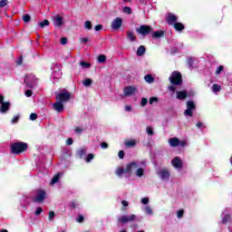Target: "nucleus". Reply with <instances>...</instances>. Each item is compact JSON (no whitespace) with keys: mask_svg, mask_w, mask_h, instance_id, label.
I'll return each mask as SVG.
<instances>
[{"mask_svg":"<svg viewBox=\"0 0 232 232\" xmlns=\"http://www.w3.org/2000/svg\"><path fill=\"white\" fill-rule=\"evenodd\" d=\"M127 37L128 39H130V41H131L133 43V41H136L137 37L135 36V34H133V32H129L127 34Z\"/></svg>","mask_w":232,"mask_h":232,"instance_id":"cd10ccee","label":"nucleus"},{"mask_svg":"<svg viewBox=\"0 0 232 232\" xmlns=\"http://www.w3.org/2000/svg\"><path fill=\"white\" fill-rule=\"evenodd\" d=\"M137 218V216L135 214H131L129 216H121L118 217V222L120 224H128V222H133V220H135Z\"/></svg>","mask_w":232,"mask_h":232,"instance_id":"0eeeda50","label":"nucleus"},{"mask_svg":"<svg viewBox=\"0 0 232 232\" xmlns=\"http://www.w3.org/2000/svg\"><path fill=\"white\" fill-rule=\"evenodd\" d=\"M10 110V102H5V96L0 94V113H7Z\"/></svg>","mask_w":232,"mask_h":232,"instance_id":"423d86ee","label":"nucleus"},{"mask_svg":"<svg viewBox=\"0 0 232 232\" xmlns=\"http://www.w3.org/2000/svg\"><path fill=\"white\" fill-rule=\"evenodd\" d=\"M8 5V0H1L0 1V8H5Z\"/></svg>","mask_w":232,"mask_h":232,"instance_id":"e433bc0d","label":"nucleus"},{"mask_svg":"<svg viewBox=\"0 0 232 232\" xmlns=\"http://www.w3.org/2000/svg\"><path fill=\"white\" fill-rule=\"evenodd\" d=\"M0 232H8L6 229L0 230Z\"/></svg>","mask_w":232,"mask_h":232,"instance_id":"338daca9","label":"nucleus"},{"mask_svg":"<svg viewBox=\"0 0 232 232\" xmlns=\"http://www.w3.org/2000/svg\"><path fill=\"white\" fill-rule=\"evenodd\" d=\"M77 222H80V223H82V222H84V217H82V216H78V218H77Z\"/></svg>","mask_w":232,"mask_h":232,"instance_id":"5fc2aeb1","label":"nucleus"},{"mask_svg":"<svg viewBox=\"0 0 232 232\" xmlns=\"http://www.w3.org/2000/svg\"><path fill=\"white\" fill-rule=\"evenodd\" d=\"M88 152V149L86 147H82L78 151H77V155L80 159H84V157L86 156V153Z\"/></svg>","mask_w":232,"mask_h":232,"instance_id":"6ab92c4d","label":"nucleus"},{"mask_svg":"<svg viewBox=\"0 0 232 232\" xmlns=\"http://www.w3.org/2000/svg\"><path fill=\"white\" fill-rule=\"evenodd\" d=\"M23 21H24V23H30V15L29 14H24L23 16Z\"/></svg>","mask_w":232,"mask_h":232,"instance_id":"4c0bfd02","label":"nucleus"},{"mask_svg":"<svg viewBox=\"0 0 232 232\" xmlns=\"http://www.w3.org/2000/svg\"><path fill=\"white\" fill-rule=\"evenodd\" d=\"M46 198V191L43 189L36 190L35 195L34 197V202L41 203Z\"/></svg>","mask_w":232,"mask_h":232,"instance_id":"1a4fd4ad","label":"nucleus"},{"mask_svg":"<svg viewBox=\"0 0 232 232\" xmlns=\"http://www.w3.org/2000/svg\"><path fill=\"white\" fill-rule=\"evenodd\" d=\"M176 95H177V99L179 101H184V99H186V97H188V92H186L185 91H178L176 92Z\"/></svg>","mask_w":232,"mask_h":232,"instance_id":"f3484780","label":"nucleus"},{"mask_svg":"<svg viewBox=\"0 0 232 232\" xmlns=\"http://www.w3.org/2000/svg\"><path fill=\"white\" fill-rule=\"evenodd\" d=\"M221 72H224V66L221 65L218 68V70L216 71V73L219 74Z\"/></svg>","mask_w":232,"mask_h":232,"instance_id":"3c124183","label":"nucleus"},{"mask_svg":"<svg viewBox=\"0 0 232 232\" xmlns=\"http://www.w3.org/2000/svg\"><path fill=\"white\" fill-rule=\"evenodd\" d=\"M61 180V173H58L54 175L50 182V186H53L54 184H57Z\"/></svg>","mask_w":232,"mask_h":232,"instance_id":"412c9836","label":"nucleus"},{"mask_svg":"<svg viewBox=\"0 0 232 232\" xmlns=\"http://www.w3.org/2000/svg\"><path fill=\"white\" fill-rule=\"evenodd\" d=\"M72 144H73V140H72V138L67 139L66 145L67 146H72Z\"/></svg>","mask_w":232,"mask_h":232,"instance_id":"09e8293b","label":"nucleus"},{"mask_svg":"<svg viewBox=\"0 0 232 232\" xmlns=\"http://www.w3.org/2000/svg\"><path fill=\"white\" fill-rule=\"evenodd\" d=\"M188 64L191 66V59L188 60Z\"/></svg>","mask_w":232,"mask_h":232,"instance_id":"774afa93","label":"nucleus"},{"mask_svg":"<svg viewBox=\"0 0 232 232\" xmlns=\"http://www.w3.org/2000/svg\"><path fill=\"white\" fill-rule=\"evenodd\" d=\"M19 121V117L16 115V116H14L11 122L12 124H15V122H17Z\"/></svg>","mask_w":232,"mask_h":232,"instance_id":"49530a36","label":"nucleus"},{"mask_svg":"<svg viewBox=\"0 0 232 232\" xmlns=\"http://www.w3.org/2000/svg\"><path fill=\"white\" fill-rule=\"evenodd\" d=\"M50 24V22L48 20H44V22L40 23V26L44 28V26H48Z\"/></svg>","mask_w":232,"mask_h":232,"instance_id":"37998d69","label":"nucleus"},{"mask_svg":"<svg viewBox=\"0 0 232 232\" xmlns=\"http://www.w3.org/2000/svg\"><path fill=\"white\" fill-rule=\"evenodd\" d=\"M196 110L195 102L193 101L187 102V110L184 111V115L188 117H193V111Z\"/></svg>","mask_w":232,"mask_h":232,"instance_id":"9d476101","label":"nucleus"},{"mask_svg":"<svg viewBox=\"0 0 232 232\" xmlns=\"http://www.w3.org/2000/svg\"><path fill=\"white\" fill-rule=\"evenodd\" d=\"M88 41H90V39L88 38V37H82V38H80V43H82V44H85V43H88Z\"/></svg>","mask_w":232,"mask_h":232,"instance_id":"a18cd8bd","label":"nucleus"},{"mask_svg":"<svg viewBox=\"0 0 232 232\" xmlns=\"http://www.w3.org/2000/svg\"><path fill=\"white\" fill-rule=\"evenodd\" d=\"M140 104L141 106H146L148 104V99L142 98Z\"/></svg>","mask_w":232,"mask_h":232,"instance_id":"de8ad7c7","label":"nucleus"},{"mask_svg":"<svg viewBox=\"0 0 232 232\" xmlns=\"http://www.w3.org/2000/svg\"><path fill=\"white\" fill-rule=\"evenodd\" d=\"M171 164L174 168H176V169H182V160H180V158L175 157L171 160Z\"/></svg>","mask_w":232,"mask_h":232,"instance_id":"dca6fc26","label":"nucleus"},{"mask_svg":"<svg viewBox=\"0 0 232 232\" xmlns=\"http://www.w3.org/2000/svg\"><path fill=\"white\" fill-rule=\"evenodd\" d=\"M101 147L102 148V150H106V149L108 148V143L102 142V143L101 144Z\"/></svg>","mask_w":232,"mask_h":232,"instance_id":"bf43d9fd","label":"nucleus"},{"mask_svg":"<svg viewBox=\"0 0 232 232\" xmlns=\"http://www.w3.org/2000/svg\"><path fill=\"white\" fill-rule=\"evenodd\" d=\"M196 126H197V128H202V122H198L197 124H196Z\"/></svg>","mask_w":232,"mask_h":232,"instance_id":"0e129e2a","label":"nucleus"},{"mask_svg":"<svg viewBox=\"0 0 232 232\" xmlns=\"http://www.w3.org/2000/svg\"><path fill=\"white\" fill-rule=\"evenodd\" d=\"M55 218V212H53V210L49 211L48 214V218L50 221L53 220V218Z\"/></svg>","mask_w":232,"mask_h":232,"instance_id":"72a5a7b5","label":"nucleus"},{"mask_svg":"<svg viewBox=\"0 0 232 232\" xmlns=\"http://www.w3.org/2000/svg\"><path fill=\"white\" fill-rule=\"evenodd\" d=\"M220 90H221L220 85H218V84H213V85H212V92H213L214 93L218 94V92H220Z\"/></svg>","mask_w":232,"mask_h":232,"instance_id":"bb28decb","label":"nucleus"},{"mask_svg":"<svg viewBox=\"0 0 232 232\" xmlns=\"http://www.w3.org/2000/svg\"><path fill=\"white\" fill-rule=\"evenodd\" d=\"M131 110H132L131 105H126L125 106V111H131Z\"/></svg>","mask_w":232,"mask_h":232,"instance_id":"052dcab7","label":"nucleus"},{"mask_svg":"<svg viewBox=\"0 0 232 232\" xmlns=\"http://www.w3.org/2000/svg\"><path fill=\"white\" fill-rule=\"evenodd\" d=\"M72 99V93L66 90H62L56 94V102L53 103V109L59 113L64 111V102Z\"/></svg>","mask_w":232,"mask_h":232,"instance_id":"f03ea898","label":"nucleus"},{"mask_svg":"<svg viewBox=\"0 0 232 232\" xmlns=\"http://www.w3.org/2000/svg\"><path fill=\"white\" fill-rule=\"evenodd\" d=\"M92 79H90V78H87V79H85L83 82H82V84H83V86H92Z\"/></svg>","mask_w":232,"mask_h":232,"instance_id":"7c9ffc66","label":"nucleus"},{"mask_svg":"<svg viewBox=\"0 0 232 232\" xmlns=\"http://www.w3.org/2000/svg\"><path fill=\"white\" fill-rule=\"evenodd\" d=\"M118 157L120 159H124V151L123 150H120L119 153H118Z\"/></svg>","mask_w":232,"mask_h":232,"instance_id":"864d4df0","label":"nucleus"},{"mask_svg":"<svg viewBox=\"0 0 232 232\" xmlns=\"http://www.w3.org/2000/svg\"><path fill=\"white\" fill-rule=\"evenodd\" d=\"M144 80H145L146 82H148L149 84H151L152 82H154L155 78H153V76H151L150 74H147V75H145Z\"/></svg>","mask_w":232,"mask_h":232,"instance_id":"393cba45","label":"nucleus"},{"mask_svg":"<svg viewBox=\"0 0 232 232\" xmlns=\"http://www.w3.org/2000/svg\"><path fill=\"white\" fill-rule=\"evenodd\" d=\"M36 119H37V114L36 113H31L30 120L31 121H35Z\"/></svg>","mask_w":232,"mask_h":232,"instance_id":"8fccbe9b","label":"nucleus"},{"mask_svg":"<svg viewBox=\"0 0 232 232\" xmlns=\"http://www.w3.org/2000/svg\"><path fill=\"white\" fill-rule=\"evenodd\" d=\"M43 213V208L39 207L36 208V211L34 212V214L39 217V215H41Z\"/></svg>","mask_w":232,"mask_h":232,"instance_id":"79ce46f5","label":"nucleus"},{"mask_svg":"<svg viewBox=\"0 0 232 232\" xmlns=\"http://www.w3.org/2000/svg\"><path fill=\"white\" fill-rule=\"evenodd\" d=\"M126 148H135L137 146V140H127L124 141Z\"/></svg>","mask_w":232,"mask_h":232,"instance_id":"a211bd4d","label":"nucleus"},{"mask_svg":"<svg viewBox=\"0 0 232 232\" xmlns=\"http://www.w3.org/2000/svg\"><path fill=\"white\" fill-rule=\"evenodd\" d=\"M94 30H95L96 32H100V30H102V25H101V24L96 25V26L94 27Z\"/></svg>","mask_w":232,"mask_h":232,"instance_id":"6e6d98bb","label":"nucleus"},{"mask_svg":"<svg viewBox=\"0 0 232 232\" xmlns=\"http://www.w3.org/2000/svg\"><path fill=\"white\" fill-rule=\"evenodd\" d=\"M174 28L175 30H177V32H182V30H184V24H182L181 23H175Z\"/></svg>","mask_w":232,"mask_h":232,"instance_id":"b1692460","label":"nucleus"},{"mask_svg":"<svg viewBox=\"0 0 232 232\" xmlns=\"http://www.w3.org/2000/svg\"><path fill=\"white\" fill-rule=\"evenodd\" d=\"M169 144L171 148H177L180 146L181 148H184L188 146V142L186 140H179V138H171L169 140Z\"/></svg>","mask_w":232,"mask_h":232,"instance_id":"20e7f679","label":"nucleus"},{"mask_svg":"<svg viewBox=\"0 0 232 232\" xmlns=\"http://www.w3.org/2000/svg\"><path fill=\"white\" fill-rule=\"evenodd\" d=\"M143 211H144L145 215H149L150 217H153V208H151V207L145 206L143 208Z\"/></svg>","mask_w":232,"mask_h":232,"instance_id":"4be33fe9","label":"nucleus"},{"mask_svg":"<svg viewBox=\"0 0 232 232\" xmlns=\"http://www.w3.org/2000/svg\"><path fill=\"white\" fill-rule=\"evenodd\" d=\"M141 204H143L144 206H148V204H150V198H141Z\"/></svg>","mask_w":232,"mask_h":232,"instance_id":"c9c22d12","label":"nucleus"},{"mask_svg":"<svg viewBox=\"0 0 232 232\" xmlns=\"http://www.w3.org/2000/svg\"><path fill=\"white\" fill-rule=\"evenodd\" d=\"M71 207H72V208H77V203H76L75 201H72V202L71 203Z\"/></svg>","mask_w":232,"mask_h":232,"instance_id":"e2e57ef3","label":"nucleus"},{"mask_svg":"<svg viewBox=\"0 0 232 232\" xmlns=\"http://www.w3.org/2000/svg\"><path fill=\"white\" fill-rule=\"evenodd\" d=\"M53 24L57 27H61L64 24V17L60 14H55L53 16Z\"/></svg>","mask_w":232,"mask_h":232,"instance_id":"f8f14e48","label":"nucleus"},{"mask_svg":"<svg viewBox=\"0 0 232 232\" xmlns=\"http://www.w3.org/2000/svg\"><path fill=\"white\" fill-rule=\"evenodd\" d=\"M138 34L140 35L146 36L150 32H151V27L150 25H140V28L136 29Z\"/></svg>","mask_w":232,"mask_h":232,"instance_id":"4468645a","label":"nucleus"},{"mask_svg":"<svg viewBox=\"0 0 232 232\" xmlns=\"http://www.w3.org/2000/svg\"><path fill=\"white\" fill-rule=\"evenodd\" d=\"M143 53H146V47H144L143 45H140L138 50H137V55L139 57L142 56Z\"/></svg>","mask_w":232,"mask_h":232,"instance_id":"5701e85b","label":"nucleus"},{"mask_svg":"<svg viewBox=\"0 0 232 232\" xmlns=\"http://www.w3.org/2000/svg\"><path fill=\"white\" fill-rule=\"evenodd\" d=\"M138 92L139 90H137V87L135 86H127L123 90L125 97H131V95H136Z\"/></svg>","mask_w":232,"mask_h":232,"instance_id":"9b49d317","label":"nucleus"},{"mask_svg":"<svg viewBox=\"0 0 232 232\" xmlns=\"http://www.w3.org/2000/svg\"><path fill=\"white\" fill-rule=\"evenodd\" d=\"M84 28H86V30H92V22L86 21L84 23Z\"/></svg>","mask_w":232,"mask_h":232,"instance_id":"f704fd0d","label":"nucleus"},{"mask_svg":"<svg viewBox=\"0 0 232 232\" xmlns=\"http://www.w3.org/2000/svg\"><path fill=\"white\" fill-rule=\"evenodd\" d=\"M231 220V216L230 215H226L223 219H222V224H227Z\"/></svg>","mask_w":232,"mask_h":232,"instance_id":"c756f323","label":"nucleus"},{"mask_svg":"<svg viewBox=\"0 0 232 232\" xmlns=\"http://www.w3.org/2000/svg\"><path fill=\"white\" fill-rule=\"evenodd\" d=\"M123 12H124L125 14H131V8H130V7H124V8H123Z\"/></svg>","mask_w":232,"mask_h":232,"instance_id":"603ef678","label":"nucleus"},{"mask_svg":"<svg viewBox=\"0 0 232 232\" xmlns=\"http://www.w3.org/2000/svg\"><path fill=\"white\" fill-rule=\"evenodd\" d=\"M28 150V144L25 142H15L11 145L12 153H23Z\"/></svg>","mask_w":232,"mask_h":232,"instance_id":"7ed1b4c3","label":"nucleus"},{"mask_svg":"<svg viewBox=\"0 0 232 232\" xmlns=\"http://www.w3.org/2000/svg\"><path fill=\"white\" fill-rule=\"evenodd\" d=\"M182 217H184V210L183 209H180L178 211L177 213V218H182Z\"/></svg>","mask_w":232,"mask_h":232,"instance_id":"58836bf2","label":"nucleus"},{"mask_svg":"<svg viewBox=\"0 0 232 232\" xmlns=\"http://www.w3.org/2000/svg\"><path fill=\"white\" fill-rule=\"evenodd\" d=\"M169 90H170V92H175V87L170 86V87H169Z\"/></svg>","mask_w":232,"mask_h":232,"instance_id":"69168bd1","label":"nucleus"},{"mask_svg":"<svg viewBox=\"0 0 232 232\" xmlns=\"http://www.w3.org/2000/svg\"><path fill=\"white\" fill-rule=\"evenodd\" d=\"M24 83L28 88H35L37 86V79L34 74H28L24 79Z\"/></svg>","mask_w":232,"mask_h":232,"instance_id":"39448f33","label":"nucleus"},{"mask_svg":"<svg viewBox=\"0 0 232 232\" xmlns=\"http://www.w3.org/2000/svg\"><path fill=\"white\" fill-rule=\"evenodd\" d=\"M74 131H75V133H77V135H81V133H82L84 131V128H82V127H75L74 128Z\"/></svg>","mask_w":232,"mask_h":232,"instance_id":"2f4dec72","label":"nucleus"},{"mask_svg":"<svg viewBox=\"0 0 232 232\" xmlns=\"http://www.w3.org/2000/svg\"><path fill=\"white\" fill-rule=\"evenodd\" d=\"M129 204L130 203L128 201H126V200H122L121 201V206H123L124 208H128Z\"/></svg>","mask_w":232,"mask_h":232,"instance_id":"13d9d810","label":"nucleus"},{"mask_svg":"<svg viewBox=\"0 0 232 232\" xmlns=\"http://www.w3.org/2000/svg\"><path fill=\"white\" fill-rule=\"evenodd\" d=\"M167 21H168L169 24H170V25L174 24L177 21V15H175L173 14H169Z\"/></svg>","mask_w":232,"mask_h":232,"instance_id":"aec40b11","label":"nucleus"},{"mask_svg":"<svg viewBox=\"0 0 232 232\" xmlns=\"http://www.w3.org/2000/svg\"><path fill=\"white\" fill-rule=\"evenodd\" d=\"M68 43V39L63 37L61 39V44H66Z\"/></svg>","mask_w":232,"mask_h":232,"instance_id":"4d7b16f0","label":"nucleus"},{"mask_svg":"<svg viewBox=\"0 0 232 232\" xmlns=\"http://www.w3.org/2000/svg\"><path fill=\"white\" fill-rule=\"evenodd\" d=\"M159 101V98L157 97H151L149 101L150 104H153L154 102H157Z\"/></svg>","mask_w":232,"mask_h":232,"instance_id":"c03bdc74","label":"nucleus"},{"mask_svg":"<svg viewBox=\"0 0 232 232\" xmlns=\"http://www.w3.org/2000/svg\"><path fill=\"white\" fill-rule=\"evenodd\" d=\"M164 35V32L162 31H156L154 34H152V37L154 39H159L160 37H162Z\"/></svg>","mask_w":232,"mask_h":232,"instance_id":"a878e982","label":"nucleus"},{"mask_svg":"<svg viewBox=\"0 0 232 232\" xmlns=\"http://www.w3.org/2000/svg\"><path fill=\"white\" fill-rule=\"evenodd\" d=\"M112 30H119L122 26V18L117 17L111 23Z\"/></svg>","mask_w":232,"mask_h":232,"instance_id":"2eb2a0df","label":"nucleus"},{"mask_svg":"<svg viewBox=\"0 0 232 232\" xmlns=\"http://www.w3.org/2000/svg\"><path fill=\"white\" fill-rule=\"evenodd\" d=\"M98 63H106V56L102 54L98 56Z\"/></svg>","mask_w":232,"mask_h":232,"instance_id":"473e14b6","label":"nucleus"},{"mask_svg":"<svg viewBox=\"0 0 232 232\" xmlns=\"http://www.w3.org/2000/svg\"><path fill=\"white\" fill-rule=\"evenodd\" d=\"M93 154H89L86 158H85V161L86 162H90L92 160H93Z\"/></svg>","mask_w":232,"mask_h":232,"instance_id":"ea45409f","label":"nucleus"},{"mask_svg":"<svg viewBox=\"0 0 232 232\" xmlns=\"http://www.w3.org/2000/svg\"><path fill=\"white\" fill-rule=\"evenodd\" d=\"M146 132L148 133V135H153V128L151 127H147L146 128Z\"/></svg>","mask_w":232,"mask_h":232,"instance_id":"a19ab883","label":"nucleus"},{"mask_svg":"<svg viewBox=\"0 0 232 232\" xmlns=\"http://www.w3.org/2000/svg\"><path fill=\"white\" fill-rule=\"evenodd\" d=\"M172 84H180L182 82V75L179 72H173L169 77Z\"/></svg>","mask_w":232,"mask_h":232,"instance_id":"6e6552de","label":"nucleus"},{"mask_svg":"<svg viewBox=\"0 0 232 232\" xmlns=\"http://www.w3.org/2000/svg\"><path fill=\"white\" fill-rule=\"evenodd\" d=\"M158 176L160 177V179H161L162 180H165L166 182H168V180H169V170L166 169H161L159 172H158Z\"/></svg>","mask_w":232,"mask_h":232,"instance_id":"ddd939ff","label":"nucleus"},{"mask_svg":"<svg viewBox=\"0 0 232 232\" xmlns=\"http://www.w3.org/2000/svg\"><path fill=\"white\" fill-rule=\"evenodd\" d=\"M80 66L82 68H83V70H85L86 68H90V66H92V64L90 63H86V62H80Z\"/></svg>","mask_w":232,"mask_h":232,"instance_id":"c85d7f7f","label":"nucleus"},{"mask_svg":"<svg viewBox=\"0 0 232 232\" xmlns=\"http://www.w3.org/2000/svg\"><path fill=\"white\" fill-rule=\"evenodd\" d=\"M146 160H137L132 161L126 165L125 169L118 168L116 169V175L118 177H122L123 173H128V175H136L140 179L144 177V169H146Z\"/></svg>","mask_w":232,"mask_h":232,"instance_id":"f257e3e1","label":"nucleus"},{"mask_svg":"<svg viewBox=\"0 0 232 232\" xmlns=\"http://www.w3.org/2000/svg\"><path fill=\"white\" fill-rule=\"evenodd\" d=\"M25 95H26L27 97H32V91L27 90V91L25 92Z\"/></svg>","mask_w":232,"mask_h":232,"instance_id":"680f3d73","label":"nucleus"}]
</instances>
